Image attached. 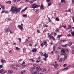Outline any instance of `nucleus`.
<instances>
[{"label":"nucleus","mask_w":74,"mask_h":74,"mask_svg":"<svg viewBox=\"0 0 74 74\" xmlns=\"http://www.w3.org/2000/svg\"><path fill=\"white\" fill-rule=\"evenodd\" d=\"M61 55H64V56H65V57H64V60H66L67 58V54H61Z\"/></svg>","instance_id":"nucleus-5"},{"label":"nucleus","mask_w":74,"mask_h":74,"mask_svg":"<svg viewBox=\"0 0 74 74\" xmlns=\"http://www.w3.org/2000/svg\"><path fill=\"white\" fill-rule=\"evenodd\" d=\"M21 9V8L19 9L17 8L16 7L13 6L11 7V8L10 11H11L13 14H14V13H18V12H20Z\"/></svg>","instance_id":"nucleus-1"},{"label":"nucleus","mask_w":74,"mask_h":74,"mask_svg":"<svg viewBox=\"0 0 74 74\" xmlns=\"http://www.w3.org/2000/svg\"><path fill=\"white\" fill-rule=\"evenodd\" d=\"M37 49L36 48H34L32 49V52H37Z\"/></svg>","instance_id":"nucleus-9"},{"label":"nucleus","mask_w":74,"mask_h":74,"mask_svg":"<svg viewBox=\"0 0 74 74\" xmlns=\"http://www.w3.org/2000/svg\"><path fill=\"white\" fill-rule=\"evenodd\" d=\"M62 60H63V59L60 58V59L59 60V62H62Z\"/></svg>","instance_id":"nucleus-37"},{"label":"nucleus","mask_w":74,"mask_h":74,"mask_svg":"<svg viewBox=\"0 0 74 74\" xmlns=\"http://www.w3.org/2000/svg\"><path fill=\"white\" fill-rule=\"evenodd\" d=\"M16 50H19L20 49V48H18V47H16Z\"/></svg>","instance_id":"nucleus-43"},{"label":"nucleus","mask_w":74,"mask_h":74,"mask_svg":"<svg viewBox=\"0 0 74 74\" xmlns=\"http://www.w3.org/2000/svg\"><path fill=\"white\" fill-rule=\"evenodd\" d=\"M56 48V47L55 46V45L53 47V51H55Z\"/></svg>","instance_id":"nucleus-24"},{"label":"nucleus","mask_w":74,"mask_h":74,"mask_svg":"<svg viewBox=\"0 0 74 74\" xmlns=\"http://www.w3.org/2000/svg\"><path fill=\"white\" fill-rule=\"evenodd\" d=\"M40 8L42 9V10H44V7L42 5H41Z\"/></svg>","instance_id":"nucleus-13"},{"label":"nucleus","mask_w":74,"mask_h":74,"mask_svg":"<svg viewBox=\"0 0 74 74\" xmlns=\"http://www.w3.org/2000/svg\"><path fill=\"white\" fill-rule=\"evenodd\" d=\"M33 66H35V67L37 66V65H36V64H33Z\"/></svg>","instance_id":"nucleus-57"},{"label":"nucleus","mask_w":74,"mask_h":74,"mask_svg":"<svg viewBox=\"0 0 74 74\" xmlns=\"http://www.w3.org/2000/svg\"><path fill=\"white\" fill-rule=\"evenodd\" d=\"M61 51L62 53H64L65 52L64 50V49H61Z\"/></svg>","instance_id":"nucleus-16"},{"label":"nucleus","mask_w":74,"mask_h":74,"mask_svg":"<svg viewBox=\"0 0 74 74\" xmlns=\"http://www.w3.org/2000/svg\"><path fill=\"white\" fill-rule=\"evenodd\" d=\"M2 67H3V65H0V69L2 68Z\"/></svg>","instance_id":"nucleus-54"},{"label":"nucleus","mask_w":74,"mask_h":74,"mask_svg":"<svg viewBox=\"0 0 74 74\" xmlns=\"http://www.w3.org/2000/svg\"><path fill=\"white\" fill-rule=\"evenodd\" d=\"M36 69L38 72H39V71H40L42 70V69L40 68V66H38L36 67Z\"/></svg>","instance_id":"nucleus-3"},{"label":"nucleus","mask_w":74,"mask_h":74,"mask_svg":"<svg viewBox=\"0 0 74 74\" xmlns=\"http://www.w3.org/2000/svg\"><path fill=\"white\" fill-rule=\"evenodd\" d=\"M53 66L55 67V69H56V68L58 67V65L57 64H56L55 65H53Z\"/></svg>","instance_id":"nucleus-12"},{"label":"nucleus","mask_w":74,"mask_h":74,"mask_svg":"<svg viewBox=\"0 0 74 74\" xmlns=\"http://www.w3.org/2000/svg\"><path fill=\"white\" fill-rule=\"evenodd\" d=\"M72 53L73 55H74V50L72 51Z\"/></svg>","instance_id":"nucleus-60"},{"label":"nucleus","mask_w":74,"mask_h":74,"mask_svg":"<svg viewBox=\"0 0 74 74\" xmlns=\"http://www.w3.org/2000/svg\"><path fill=\"white\" fill-rule=\"evenodd\" d=\"M48 19H49V22H52V20H50V18L49 17H48Z\"/></svg>","instance_id":"nucleus-29"},{"label":"nucleus","mask_w":74,"mask_h":74,"mask_svg":"<svg viewBox=\"0 0 74 74\" xmlns=\"http://www.w3.org/2000/svg\"><path fill=\"white\" fill-rule=\"evenodd\" d=\"M67 64H64L63 65V67H66V66H67Z\"/></svg>","instance_id":"nucleus-42"},{"label":"nucleus","mask_w":74,"mask_h":74,"mask_svg":"<svg viewBox=\"0 0 74 74\" xmlns=\"http://www.w3.org/2000/svg\"><path fill=\"white\" fill-rule=\"evenodd\" d=\"M12 69H13V70H18V69H17V68L16 67H13L12 68Z\"/></svg>","instance_id":"nucleus-34"},{"label":"nucleus","mask_w":74,"mask_h":74,"mask_svg":"<svg viewBox=\"0 0 74 74\" xmlns=\"http://www.w3.org/2000/svg\"><path fill=\"white\" fill-rule=\"evenodd\" d=\"M47 70L45 69H44L43 70V72H44L45 71H46Z\"/></svg>","instance_id":"nucleus-53"},{"label":"nucleus","mask_w":74,"mask_h":74,"mask_svg":"<svg viewBox=\"0 0 74 74\" xmlns=\"http://www.w3.org/2000/svg\"><path fill=\"white\" fill-rule=\"evenodd\" d=\"M18 27L21 30H22L23 29V27H22V26L21 25H19L18 26Z\"/></svg>","instance_id":"nucleus-8"},{"label":"nucleus","mask_w":74,"mask_h":74,"mask_svg":"<svg viewBox=\"0 0 74 74\" xmlns=\"http://www.w3.org/2000/svg\"><path fill=\"white\" fill-rule=\"evenodd\" d=\"M15 66H16V67H20L19 66V65L18 64L16 65Z\"/></svg>","instance_id":"nucleus-56"},{"label":"nucleus","mask_w":74,"mask_h":74,"mask_svg":"<svg viewBox=\"0 0 74 74\" xmlns=\"http://www.w3.org/2000/svg\"><path fill=\"white\" fill-rule=\"evenodd\" d=\"M67 36L68 37H70V36H71V35L68 34L67 35Z\"/></svg>","instance_id":"nucleus-61"},{"label":"nucleus","mask_w":74,"mask_h":74,"mask_svg":"<svg viewBox=\"0 0 74 74\" xmlns=\"http://www.w3.org/2000/svg\"><path fill=\"white\" fill-rule=\"evenodd\" d=\"M66 0H61V3H64Z\"/></svg>","instance_id":"nucleus-41"},{"label":"nucleus","mask_w":74,"mask_h":74,"mask_svg":"<svg viewBox=\"0 0 74 74\" xmlns=\"http://www.w3.org/2000/svg\"><path fill=\"white\" fill-rule=\"evenodd\" d=\"M61 27H64L65 29H66V26H64V25H62Z\"/></svg>","instance_id":"nucleus-36"},{"label":"nucleus","mask_w":74,"mask_h":74,"mask_svg":"<svg viewBox=\"0 0 74 74\" xmlns=\"http://www.w3.org/2000/svg\"><path fill=\"white\" fill-rule=\"evenodd\" d=\"M0 5L1 8H2V9H3V10H4V9H5V7H4V6H2L1 4Z\"/></svg>","instance_id":"nucleus-15"},{"label":"nucleus","mask_w":74,"mask_h":74,"mask_svg":"<svg viewBox=\"0 0 74 74\" xmlns=\"http://www.w3.org/2000/svg\"><path fill=\"white\" fill-rule=\"evenodd\" d=\"M8 28H5V32H8Z\"/></svg>","instance_id":"nucleus-20"},{"label":"nucleus","mask_w":74,"mask_h":74,"mask_svg":"<svg viewBox=\"0 0 74 74\" xmlns=\"http://www.w3.org/2000/svg\"><path fill=\"white\" fill-rule=\"evenodd\" d=\"M18 40H19V42H21V38H18Z\"/></svg>","instance_id":"nucleus-51"},{"label":"nucleus","mask_w":74,"mask_h":74,"mask_svg":"<svg viewBox=\"0 0 74 74\" xmlns=\"http://www.w3.org/2000/svg\"><path fill=\"white\" fill-rule=\"evenodd\" d=\"M56 31L57 32H59L60 31V29H59L56 28Z\"/></svg>","instance_id":"nucleus-28"},{"label":"nucleus","mask_w":74,"mask_h":74,"mask_svg":"<svg viewBox=\"0 0 74 74\" xmlns=\"http://www.w3.org/2000/svg\"><path fill=\"white\" fill-rule=\"evenodd\" d=\"M32 74H37V71H34V72H32Z\"/></svg>","instance_id":"nucleus-35"},{"label":"nucleus","mask_w":74,"mask_h":74,"mask_svg":"<svg viewBox=\"0 0 74 74\" xmlns=\"http://www.w3.org/2000/svg\"><path fill=\"white\" fill-rule=\"evenodd\" d=\"M65 12H71V10L69 9L65 11Z\"/></svg>","instance_id":"nucleus-11"},{"label":"nucleus","mask_w":74,"mask_h":74,"mask_svg":"<svg viewBox=\"0 0 74 74\" xmlns=\"http://www.w3.org/2000/svg\"><path fill=\"white\" fill-rule=\"evenodd\" d=\"M51 55H53V51H52L51 52Z\"/></svg>","instance_id":"nucleus-50"},{"label":"nucleus","mask_w":74,"mask_h":74,"mask_svg":"<svg viewBox=\"0 0 74 74\" xmlns=\"http://www.w3.org/2000/svg\"><path fill=\"white\" fill-rule=\"evenodd\" d=\"M60 42H66V40H60Z\"/></svg>","instance_id":"nucleus-21"},{"label":"nucleus","mask_w":74,"mask_h":74,"mask_svg":"<svg viewBox=\"0 0 74 74\" xmlns=\"http://www.w3.org/2000/svg\"><path fill=\"white\" fill-rule=\"evenodd\" d=\"M68 69V67H67L65 68H64L63 69V71H66V70H67Z\"/></svg>","instance_id":"nucleus-30"},{"label":"nucleus","mask_w":74,"mask_h":74,"mask_svg":"<svg viewBox=\"0 0 74 74\" xmlns=\"http://www.w3.org/2000/svg\"><path fill=\"white\" fill-rule=\"evenodd\" d=\"M34 3V1L33 0H32L31 1L29 2L30 4H32V3Z\"/></svg>","instance_id":"nucleus-27"},{"label":"nucleus","mask_w":74,"mask_h":74,"mask_svg":"<svg viewBox=\"0 0 74 74\" xmlns=\"http://www.w3.org/2000/svg\"><path fill=\"white\" fill-rule=\"evenodd\" d=\"M51 5V3H49L48 4V6H50Z\"/></svg>","instance_id":"nucleus-49"},{"label":"nucleus","mask_w":74,"mask_h":74,"mask_svg":"<svg viewBox=\"0 0 74 74\" xmlns=\"http://www.w3.org/2000/svg\"><path fill=\"white\" fill-rule=\"evenodd\" d=\"M23 52H26V49H23Z\"/></svg>","instance_id":"nucleus-45"},{"label":"nucleus","mask_w":74,"mask_h":74,"mask_svg":"<svg viewBox=\"0 0 74 74\" xmlns=\"http://www.w3.org/2000/svg\"><path fill=\"white\" fill-rule=\"evenodd\" d=\"M30 60H32V62H35V60L33 59H30Z\"/></svg>","instance_id":"nucleus-44"},{"label":"nucleus","mask_w":74,"mask_h":74,"mask_svg":"<svg viewBox=\"0 0 74 74\" xmlns=\"http://www.w3.org/2000/svg\"><path fill=\"white\" fill-rule=\"evenodd\" d=\"M45 58H47L48 57V54H47L46 53H45L44 55L43 56Z\"/></svg>","instance_id":"nucleus-7"},{"label":"nucleus","mask_w":74,"mask_h":74,"mask_svg":"<svg viewBox=\"0 0 74 74\" xmlns=\"http://www.w3.org/2000/svg\"><path fill=\"white\" fill-rule=\"evenodd\" d=\"M6 3H11V1H6Z\"/></svg>","instance_id":"nucleus-31"},{"label":"nucleus","mask_w":74,"mask_h":74,"mask_svg":"<svg viewBox=\"0 0 74 74\" xmlns=\"http://www.w3.org/2000/svg\"><path fill=\"white\" fill-rule=\"evenodd\" d=\"M5 12V11H3L1 12V14H3V13H4Z\"/></svg>","instance_id":"nucleus-62"},{"label":"nucleus","mask_w":74,"mask_h":74,"mask_svg":"<svg viewBox=\"0 0 74 74\" xmlns=\"http://www.w3.org/2000/svg\"><path fill=\"white\" fill-rule=\"evenodd\" d=\"M31 6H30V8H37L40 7V5H36V4H32L31 5Z\"/></svg>","instance_id":"nucleus-2"},{"label":"nucleus","mask_w":74,"mask_h":74,"mask_svg":"<svg viewBox=\"0 0 74 74\" xmlns=\"http://www.w3.org/2000/svg\"><path fill=\"white\" fill-rule=\"evenodd\" d=\"M25 10L24 9H23V10H22V11H21V12L22 13L23 12H24V11H25Z\"/></svg>","instance_id":"nucleus-63"},{"label":"nucleus","mask_w":74,"mask_h":74,"mask_svg":"<svg viewBox=\"0 0 74 74\" xmlns=\"http://www.w3.org/2000/svg\"><path fill=\"white\" fill-rule=\"evenodd\" d=\"M47 35L49 37L50 36H51V34L49 35V33H48L47 34Z\"/></svg>","instance_id":"nucleus-47"},{"label":"nucleus","mask_w":74,"mask_h":74,"mask_svg":"<svg viewBox=\"0 0 74 74\" xmlns=\"http://www.w3.org/2000/svg\"><path fill=\"white\" fill-rule=\"evenodd\" d=\"M25 64V62L23 61L21 64L23 65V64Z\"/></svg>","instance_id":"nucleus-59"},{"label":"nucleus","mask_w":74,"mask_h":74,"mask_svg":"<svg viewBox=\"0 0 74 74\" xmlns=\"http://www.w3.org/2000/svg\"><path fill=\"white\" fill-rule=\"evenodd\" d=\"M3 70H4L3 69H2L0 71V73L1 74L2 73H3Z\"/></svg>","instance_id":"nucleus-40"},{"label":"nucleus","mask_w":74,"mask_h":74,"mask_svg":"<svg viewBox=\"0 0 74 74\" xmlns=\"http://www.w3.org/2000/svg\"><path fill=\"white\" fill-rule=\"evenodd\" d=\"M8 73H13V71H12V70H8Z\"/></svg>","instance_id":"nucleus-17"},{"label":"nucleus","mask_w":74,"mask_h":74,"mask_svg":"<svg viewBox=\"0 0 74 74\" xmlns=\"http://www.w3.org/2000/svg\"><path fill=\"white\" fill-rule=\"evenodd\" d=\"M39 53L40 54L41 56H44V53H42L41 52H39Z\"/></svg>","instance_id":"nucleus-33"},{"label":"nucleus","mask_w":74,"mask_h":74,"mask_svg":"<svg viewBox=\"0 0 74 74\" xmlns=\"http://www.w3.org/2000/svg\"><path fill=\"white\" fill-rule=\"evenodd\" d=\"M52 38L53 40H55V38L53 36H52Z\"/></svg>","instance_id":"nucleus-58"},{"label":"nucleus","mask_w":74,"mask_h":74,"mask_svg":"<svg viewBox=\"0 0 74 74\" xmlns=\"http://www.w3.org/2000/svg\"><path fill=\"white\" fill-rule=\"evenodd\" d=\"M71 34L72 36H73V37H74V31L71 32Z\"/></svg>","instance_id":"nucleus-22"},{"label":"nucleus","mask_w":74,"mask_h":74,"mask_svg":"<svg viewBox=\"0 0 74 74\" xmlns=\"http://www.w3.org/2000/svg\"><path fill=\"white\" fill-rule=\"evenodd\" d=\"M46 1L47 3H49L50 1V0H46Z\"/></svg>","instance_id":"nucleus-52"},{"label":"nucleus","mask_w":74,"mask_h":74,"mask_svg":"<svg viewBox=\"0 0 74 74\" xmlns=\"http://www.w3.org/2000/svg\"><path fill=\"white\" fill-rule=\"evenodd\" d=\"M41 47H44V43H42L41 44Z\"/></svg>","instance_id":"nucleus-46"},{"label":"nucleus","mask_w":74,"mask_h":74,"mask_svg":"<svg viewBox=\"0 0 74 74\" xmlns=\"http://www.w3.org/2000/svg\"><path fill=\"white\" fill-rule=\"evenodd\" d=\"M23 16L24 18H26V17H27V15L23 14Z\"/></svg>","instance_id":"nucleus-26"},{"label":"nucleus","mask_w":74,"mask_h":74,"mask_svg":"<svg viewBox=\"0 0 74 74\" xmlns=\"http://www.w3.org/2000/svg\"><path fill=\"white\" fill-rule=\"evenodd\" d=\"M27 66L25 65H22L23 68H25V67H26Z\"/></svg>","instance_id":"nucleus-38"},{"label":"nucleus","mask_w":74,"mask_h":74,"mask_svg":"<svg viewBox=\"0 0 74 74\" xmlns=\"http://www.w3.org/2000/svg\"><path fill=\"white\" fill-rule=\"evenodd\" d=\"M29 2V0H26L25 1V2L26 3H28V2Z\"/></svg>","instance_id":"nucleus-48"},{"label":"nucleus","mask_w":74,"mask_h":74,"mask_svg":"<svg viewBox=\"0 0 74 74\" xmlns=\"http://www.w3.org/2000/svg\"><path fill=\"white\" fill-rule=\"evenodd\" d=\"M71 27H72V26H71V25H68V27L66 28L67 30H70L71 29Z\"/></svg>","instance_id":"nucleus-6"},{"label":"nucleus","mask_w":74,"mask_h":74,"mask_svg":"<svg viewBox=\"0 0 74 74\" xmlns=\"http://www.w3.org/2000/svg\"><path fill=\"white\" fill-rule=\"evenodd\" d=\"M43 60H44L45 61H46V60L47 59V58H43Z\"/></svg>","instance_id":"nucleus-55"},{"label":"nucleus","mask_w":74,"mask_h":74,"mask_svg":"<svg viewBox=\"0 0 74 74\" xmlns=\"http://www.w3.org/2000/svg\"><path fill=\"white\" fill-rule=\"evenodd\" d=\"M35 66H33L32 68L30 70V71L31 72V73H32L34 71V70H35Z\"/></svg>","instance_id":"nucleus-4"},{"label":"nucleus","mask_w":74,"mask_h":74,"mask_svg":"<svg viewBox=\"0 0 74 74\" xmlns=\"http://www.w3.org/2000/svg\"><path fill=\"white\" fill-rule=\"evenodd\" d=\"M56 21H59V19L58 17H56Z\"/></svg>","instance_id":"nucleus-32"},{"label":"nucleus","mask_w":74,"mask_h":74,"mask_svg":"<svg viewBox=\"0 0 74 74\" xmlns=\"http://www.w3.org/2000/svg\"><path fill=\"white\" fill-rule=\"evenodd\" d=\"M71 48L73 49H74V46H72L71 47Z\"/></svg>","instance_id":"nucleus-64"},{"label":"nucleus","mask_w":74,"mask_h":74,"mask_svg":"<svg viewBox=\"0 0 74 74\" xmlns=\"http://www.w3.org/2000/svg\"><path fill=\"white\" fill-rule=\"evenodd\" d=\"M73 44V42H69V46H71Z\"/></svg>","instance_id":"nucleus-19"},{"label":"nucleus","mask_w":74,"mask_h":74,"mask_svg":"<svg viewBox=\"0 0 74 74\" xmlns=\"http://www.w3.org/2000/svg\"><path fill=\"white\" fill-rule=\"evenodd\" d=\"M62 36H63V35H58V38H60V37H61Z\"/></svg>","instance_id":"nucleus-25"},{"label":"nucleus","mask_w":74,"mask_h":74,"mask_svg":"<svg viewBox=\"0 0 74 74\" xmlns=\"http://www.w3.org/2000/svg\"><path fill=\"white\" fill-rule=\"evenodd\" d=\"M25 73V70H23L21 71V74H23V73Z\"/></svg>","instance_id":"nucleus-23"},{"label":"nucleus","mask_w":74,"mask_h":74,"mask_svg":"<svg viewBox=\"0 0 74 74\" xmlns=\"http://www.w3.org/2000/svg\"><path fill=\"white\" fill-rule=\"evenodd\" d=\"M1 63H5V60L3 59H1Z\"/></svg>","instance_id":"nucleus-14"},{"label":"nucleus","mask_w":74,"mask_h":74,"mask_svg":"<svg viewBox=\"0 0 74 74\" xmlns=\"http://www.w3.org/2000/svg\"><path fill=\"white\" fill-rule=\"evenodd\" d=\"M44 45H45L46 47H47V45H48V43H47V41L44 42Z\"/></svg>","instance_id":"nucleus-10"},{"label":"nucleus","mask_w":74,"mask_h":74,"mask_svg":"<svg viewBox=\"0 0 74 74\" xmlns=\"http://www.w3.org/2000/svg\"><path fill=\"white\" fill-rule=\"evenodd\" d=\"M43 27H48V25H43Z\"/></svg>","instance_id":"nucleus-39"},{"label":"nucleus","mask_w":74,"mask_h":74,"mask_svg":"<svg viewBox=\"0 0 74 74\" xmlns=\"http://www.w3.org/2000/svg\"><path fill=\"white\" fill-rule=\"evenodd\" d=\"M61 46L63 47H66L67 46V44H66L65 45H62Z\"/></svg>","instance_id":"nucleus-18"}]
</instances>
